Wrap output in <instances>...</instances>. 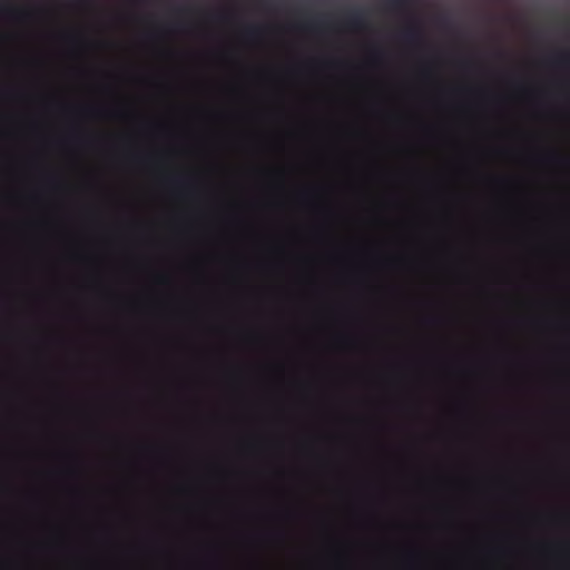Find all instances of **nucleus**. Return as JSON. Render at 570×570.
<instances>
[{"mask_svg":"<svg viewBox=\"0 0 570 570\" xmlns=\"http://www.w3.org/2000/svg\"><path fill=\"white\" fill-rule=\"evenodd\" d=\"M410 3V0H390L386 6L391 10L400 11L405 9Z\"/></svg>","mask_w":570,"mask_h":570,"instance_id":"nucleus-3","label":"nucleus"},{"mask_svg":"<svg viewBox=\"0 0 570 570\" xmlns=\"http://www.w3.org/2000/svg\"><path fill=\"white\" fill-rule=\"evenodd\" d=\"M402 37L405 41L415 43L421 39V30L416 24L411 23L402 32Z\"/></svg>","mask_w":570,"mask_h":570,"instance_id":"nucleus-2","label":"nucleus"},{"mask_svg":"<svg viewBox=\"0 0 570 570\" xmlns=\"http://www.w3.org/2000/svg\"><path fill=\"white\" fill-rule=\"evenodd\" d=\"M305 27L308 29L317 30V29H323V28L327 27V23L324 19L316 18V19L308 21L305 24Z\"/></svg>","mask_w":570,"mask_h":570,"instance_id":"nucleus-4","label":"nucleus"},{"mask_svg":"<svg viewBox=\"0 0 570 570\" xmlns=\"http://www.w3.org/2000/svg\"><path fill=\"white\" fill-rule=\"evenodd\" d=\"M556 62L558 63H564L568 61V56L567 55H560L558 56L556 59H554Z\"/></svg>","mask_w":570,"mask_h":570,"instance_id":"nucleus-6","label":"nucleus"},{"mask_svg":"<svg viewBox=\"0 0 570 570\" xmlns=\"http://www.w3.org/2000/svg\"><path fill=\"white\" fill-rule=\"evenodd\" d=\"M346 24L354 30H361L366 26V16L363 9L350 10L346 14Z\"/></svg>","mask_w":570,"mask_h":570,"instance_id":"nucleus-1","label":"nucleus"},{"mask_svg":"<svg viewBox=\"0 0 570 570\" xmlns=\"http://www.w3.org/2000/svg\"><path fill=\"white\" fill-rule=\"evenodd\" d=\"M258 30L259 29L257 27H249L245 30V33L247 37L254 38L257 35Z\"/></svg>","mask_w":570,"mask_h":570,"instance_id":"nucleus-5","label":"nucleus"}]
</instances>
